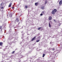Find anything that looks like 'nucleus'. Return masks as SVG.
<instances>
[{
	"mask_svg": "<svg viewBox=\"0 0 62 62\" xmlns=\"http://www.w3.org/2000/svg\"><path fill=\"white\" fill-rule=\"evenodd\" d=\"M57 11V10L56 9H54L51 12L52 14H54L55 12H56Z\"/></svg>",
	"mask_w": 62,
	"mask_h": 62,
	"instance_id": "nucleus-1",
	"label": "nucleus"
},
{
	"mask_svg": "<svg viewBox=\"0 0 62 62\" xmlns=\"http://www.w3.org/2000/svg\"><path fill=\"white\" fill-rule=\"evenodd\" d=\"M36 37L35 36L32 39H31V41H33V40H35V39H36Z\"/></svg>",
	"mask_w": 62,
	"mask_h": 62,
	"instance_id": "nucleus-2",
	"label": "nucleus"
},
{
	"mask_svg": "<svg viewBox=\"0 0 62 62\" xmlns=\"http://www.w3.org/2000/svg\"><path fill=\"white\" fill-rule=\"evenodd\" d=\"M59 4L60 6H61L62 4V0H61L59 2Z\"/></svg>",
	"mask_w": 62,
	"mask_h": 62,
	"instance_id": "nucleus-3",
	"label": "nucleus"
},
{
	"mask_svg": "<svg viewBox=\"0 0 62 62\" xmlns=\"http://www.w3.org/2000/svg\"><path fill=\"white\" fill-rule=\"evenodd\" d=\"M52 19V16H50L49 17L48 19L49 20H51Z\"/></svg>",
	"mask_w": 62,
	"mask_h": 62,
	"instance_id": "nucleus-4",
	"label": "nucleus"
},
{
	"mask_svg": "<svg viewBox=\"0 0 62 62\" xmlns=\"http://www.w3.org/2000/svg\"><path fill=\"white\" fill-rule=\"evenodd\" d=\"M38 4H39L38 2H36L35 3V5L36 6H38Z\"/></svg>",
	"mask_w": 62,
	"mask_h": 62,
	"instance_id": "nucleus-5",
	"label": "nucleus"
},
{
	"mask_svg": "<svg viewBox=\"0 0 62 62\" xmlns=\"http://www.w3.org/2000/svg\"><path fill=\"white\" fill-rule=\"evenodd\" d=\"M52 23L51 22H50L49 23V27H51V25L50 24V23Z\"/></svg>",
	"mask_w": 62,
	"mask_h": 62,
	"instance_id": "nucleus-6",
	"label": "nucleus"
},
{
	"mask_svg": "<svg viewBox=\"0 0 62 62\" xmlns=\"http://www.w3.org/2000/svg\"><path fill=\"white\" fill-rule=\"evenodd\" d=\"M4 3L2 2L0 4L1 6H4Z\"/></svg>",
	"mask_w": 62,
	"mask_h": 62,
	"instance_id": "nucleus-7",
	"label": "nucleus"
},
{
	"mask_svg": "<svg viewBox=\"0 0 62 62\" xmlns=\"http://www.w3.org/2000/svg\"><path fill=\"white\" fill-rule=\"evenodd\" d=\"M3 45V43L2 42H0V46H1Z\"/></svg>",
	"mask_w": 62,
	"mask_h": 62,
	"instance_id": "nucleus-8",
	"label": "nucleus"
},
{
	"mask_svg": "<svg viewBox=\"0 0 62 62\" xmlns=\"http://www.w3.org/2000/svg\"><path fill=\"white\" fill-rule=\"evenodd\" d=\"M11 5H12V3H10L8 6V7H11Z\"/></svg>",
	"mask_w": 62,
	"mask_h": 62,
	"instance_id": "nucleus-9",
	"label": "nucleus"
},
{
	"mask_svg": "<svg viewBox=\"0 0 62 62\" xmlns=\"http://www.w3.org/2000/svg\"><path fill=\"white\" fill-rule=\"evenodd\" d=\"M41 9H44V6H42L41 7Z\"/></svg>",
	"mask_w": 62,
	"mask_h": 62,
	"instance_id": "nucleus-10",
	"label": "nucleus"
},
{
	"mask_svg": "<svg viewBox=\"0 0 62 62\" xmlns=\"http://www.w3.org/2000/svg\"><path fill=\"white\" fill-rule=\"evenodd\" d=\"M41 28V27H39L38 28V30H40V29Z\"/></svg>",
	"mask_w": 62,
	"mask_h": 62,
	"instance_id": "nucleus-11",
	"label": "nucleus"
},
{
	"mask_svg": "<svg viewBox=\"0 0 62 62\" xmlns=\"http://www.w3.org/2000/svg\"><path fill=\"white\" fill-rule=\"evenodd\" d=\"M40 40H36V42H39V41Z\"/></svg>",
	"mask_w": 62,
	"mask_h": 62,
	"instance_id": "nucleus-12",
	"label": "nucleus"
},
{
	"mask_svg": "<svg viewBox=\"0 0 62 62\" xmlns=\"http://www.w3.org/2000/svg\"><path fill=\"white\" fill-rule=\"evenodd\" d=\"M25 8H28V7L27 6H25Z\"/></svg>",
	"mask_w": 62,
	"mask_h": 62,
	"instance_id": "nucleus-13",
	"label": "nucleus"
},
{
	"mask_svg": "<svg viewBox=\"0 0 62 62\" xmlns=\"http://www.w3.org/2000/svg\"><path fill=\"white\" fill-rule=\"evenodd\" d=\"M44 13H45V12H44V11H43L41 13H42V14H44Z\"/></svg>",
	"mask_w": 62,
	"mask_h": 62,
	"instance_id": "nucleus-14",
	"label": "nucleus"
},
{
	"mask_svg": "<svg viewBox=\"0 0 62 62\" xmlns=\"http://www.w3.org/2000/svg\"><path fill=\"white\" fill-rule=\"evenodd\" d=\"M15 53V51H13L12 53V54H14V53Z\"/></svg>",
	"mask_w": 62,
	"mask_h": 62,
	"instance_id": "nucleus-15",
	"label": "nucleus"
},
{
	"mask_svg": "<svg viewBox=\"0 0 62 62\" xmlns=\"http://www.w3.org/2000/svg\"><path fill=\"white\" fill-rule=\"evenodd\" d=\"M45 54H43V56H42L43 57H44V56H45Z\"/></svg>",
	"mask_w": 62,
	"mask_h": 62,
	"instance_id": "nucleus-16",
	"label": "nucleus"
},
{
	"mask_svg": "<svg viewBox=\"0 0 62 62\" xmlns=\"http://www.w3.org/2000/svg\"><path fill=\"white\" fill-rule=\"evenodd\" d=\"M54 21L55 23H56L57 22V21H56V20L55 19H54Z\"/></svg>",
	"mask_w": 62,
	"mask_h": 62,
	"instance_id": "nucleus-17",
	"label": "nucleus"
},
{
	"mask_svg": "<svg viewBox=\"0 0 62 62\" xmlns=\"http://www.w3.org/2000/svg\"><path fill=\"white\" fill-rule=\"evenodd\" d=\"M47 4V1H46L45 2V5H46Z\"/></svg>",
	"mask_w": 62,
	"mask_h": 62,
	"instance_id": "nucleus-18",
	"label": "nucleus"
},
{
	"mask_svg": "<svg viewBox=\"0 0 62 62\" xmlns=\"http://www.w3.org/2000/svg\"><path fill=\"white\" fill-rule=\"evenodd\" d=\"M16 21H17V22L19 21V20H18V18H17L16 19Z\"/></svg>",
	"mask_w": 62,
	"mask_h": 62,
	"instance_id": "nucleus-19",
	"label": "nucleus"
},
{
	"mask_svg": "<svg viewBox=\"0 0 62 62\" xmlns=\"http://www.w3.org/2000/svg\"><path fill=\"white\" fill-rule=\"evenodd\" d=\"M40 16H42V15H43V14H42V13L41 14H40Z\"/></svg>",
	"mask_w": 62,
	"mask_h": 62,
	"instance_id": "nucleus-20",
	"label": "nucleus"
},
{
	"mask_svg": "<svg viewBox=\"0 0 62 62\" xmlns=\"http://www.w3.org/2000/svg\"><path fill=\"white\" fill-rule=\"evenodd\" d=\"M2 28V26H0V29H1Z\"/></svg>",
	"mask_w": 62,
	"mask_h": 62,
	"instance_id": "nucleus-21",
	"label": "nucleus"
},
{
	"mask_svg": "<svg viewBox=\"0 0 62 62\" xmlns=\"http://www.w3.org/2000/svg\"><path fill=\"white\" fill-rule=\"evenodd\" d=\"M40 39V36L38 37V39Z\"/></svg>",
	"mask_w": 62,
	"mask_h": 62,
	"instance_id": "nucleus-22",
	"label": "nucleus"
},
{
	"mask_svg": "<svg viewBox=\"0 0 62 62\" xmlns=\"http://www.w3.org/2000/svg\"><path fill=\"white\" fill-rule=\"evenodd\" d=\"M52 50L53 51H54V48H53Z\"/></svg>",
	"mask_w": 62,
	"mask_h": 62,
	"instance_id": "nucleus-23",
	"label": "nucleus"
},
{
	"mask_svg": "<svg viewBox=\"0 0 62 62\" xmlns=\"http://www.w3.org/2000/svg\"><path fill=\"white\" fill-rule=\"evenodd\" d=\"M3 9V7H1V9Z\"/></svg>",
	"mask_w": 62,
	"mask_h": 62,
	"instance_id": "nucleus-24",
	"label": "nucleus"
},
{
	"mask_svg": "<svg viewBox=\"0 0 62 62\" xmlns=\"http://www.w3.org/2000/svg\"><path fill=\"white\" fill-rule=\"evenodd\" d=\"M12 9H14V8L13 7H12Z\"/></svg>",
	"mask_w": 62,
	"mask_h": 62,
	"instance_id": "nucleus-25",
	"label": "nucleus"
},
{
	"mask_svg": "<svg viewBox=\"0 0 62 62\" xmlns=\"http://www.w3.org/2000/svg\"><path fill=\"white\" fill-rule=\"evenodd\" d=\"M55 62L54 61H53L52 62Z\"/></svg>",
	"mask_w": 62,
	"mask_h": 62,
	"instance_id": "nucleus-26",
	"label": "nucleus"
},
{
	"mask_svg": "<svg viewBox=\"0 0 62 62\" xmlns=\"http://www.w3.org/2000/svg\"><path fill=\"white\" fill-rule=\"evenodd\" d=\"M6 47H8V46H6Z\"/></svg>",
	"mask_w": 62,
	"mask_h": 62,
	"instance_id": "nucleus-27",
	"label": "nucleus"
}]
</instances>
